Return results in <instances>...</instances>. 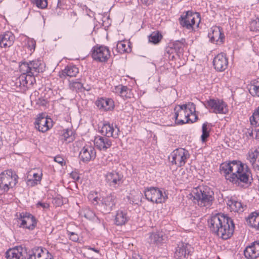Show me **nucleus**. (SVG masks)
<instances>
[{
	"label": "nucleus",
	"instance_id": "nucleus-1",
	"mask_svg": "<svg viewBox=\"0 0 259 259\" xmlns=\"http://www.w3.org/2000/svg\"><path fill=\"white\" fill-rule=\"evenodd\" d=\"M220 172L225 176L227 181L238 186L242 185V183L247 184L251 177V171L248 166L237 160L222 164Z\"/></svg>",
	"mask_w": 259,
	"mask_h": 259
},
{
	"label": "nucleus",
	"instance_id": "nucleus-2",
	"mask_svg": "<svg viewBox=\"0 0 259 259\" xmlns=\"http://www.w3.org/2000/svg\"><path fill=\"white\" fill-rule=\"evenodd\" d=\"M211 231L223 239L230 238L234 231L232 220L224 214H217L212 216L208 221Z\"/></svg>",
	"mask_w": 259,
	"mask_h": 259
},
{
	"label": "nucleus",
	"instance_id": "nucleus-3",
	"mask_svg": "<svg viewBox=\"0 0 259 259\" xmlns=\"http://www.w3.org/2000/svg\"><path fill=\"white\" fill-rule=\"evenodd\" d=\"M194 203L200 207H209L214 201L213 192L206 186L194 188L191 193Z\"/></svg>",
	"mask_w": 259,
	"mask_h": 259
},
{
	"label": "nucleus",
	"instance_id": "nucleus-4",
	"mask_svg": "<svg viewBox=\"0 0 259 259\" xmlns=\"http://www.w3.org/2000/svg\"><path fill=\"white\" fill-rule=\"evenodd\" d=\"M19 69L22 73H27L32 84L35 80L34 76L45 71V64L41 60H35L29 62H22L19 65Z\"/></svg>",
	"mask_w": 259,
	"mask_h": 259
},
{
	"label": "nucleus",
	"instance_id": "nucleus-5",
	"mask_svg": "<svg viewBox=\"0 0 259 259\" xmlns=\"http://www.w3.org/2000/svg\"><path fill=\"white\" fill-rule=\"evenodd\" d=\"M18 177L12 169H7L0 174V190L7 192L18 183Z\"/></svg>",
	"mask_w": 259,
	"mask_h": 259
},
{
	"label": "nucleus",
	"instance_id": "nucleus-6",
	"mask_svg": "<svg viewBox=\"0 0 259 259\" xmlns=\"http://www.w3.org/2000/svg\"><path fill=\"white\" fill-rule=\"evenodd\" d=\"M180 25L184 29L192 31L195 27H198L200 22V17L198 13H193L187 11L183 14L179 19Z\"/></svg>",
	"mask_w": 259,
	"mask_h": 259
},
{
	"label": "nucleus",
	"instance_id": "nucleus-7",
	"mask_svg": "<svg viewBox=\"0 0 259 259\" xmlns=\"http://www.w3.org/2000/svg\"><path fill=\"white\" fill-rule=\"evenodd\" d=\"M190 154L188 150L178 148L174 150L168 156L169 162L176 167H181L185 164Z\"/></svg>",
	"mask_w": 259,
	"mask_h": 259
},
{
	"label": "nucleus",
	"instance_id": "nucleus-8",
	"mask_svg": "<svg viewBox=\"0 0 259 259\" xmlns=\"http://www.w3.org/2000/svg\"><path fill=\"white\" fill-rule=\"evenodd\" d=\"M205 106L210 112L215 114H225L228 111L227 104L222 100L218 99L207 100Z\"/></svg>",
	"mask_w": 259,
	"mask_h": 259
},
{
	"label": "nucleus",
	"instance_id": "nucleus-9",
	"mask_svg": "<svg viewBox=\"0 0 259 259\" xmlns=\"http://www.w3.org/2000/svg\"><path fill=\"white\" fill-rule=\"evenodd\" d=\"M18 225L20 228L33 230L37 225V220L32 214L23 212L17 216Z\"/></svg>",
	"mask_w": 259,
	"mask_h": 259
},
{
	"label": "nucleus",
	"instance_id": "nucleus-10",
	"mask_svg": "<svg viewBox=\"0 0 259 259\" xmlns=\"http://www.w3.org/2000/svg\"><path fill=\"white\" fill-rule=\"evenodd\" d=\"M146 198L152 202L161 203L167 198V196L158 188L150 187L147 188L144 192Z\"/></svg>",
	"mask_w": 259,
	"mask_h": 259
},
{
	"label": "nucleus",
	"instance_id": "nucleus-11",
	"mask_svg": "<svg viewBox=\"0 0 259 259\" xmlns=\"http://www.w3.org/2000/svg\"><path fill=\"white\" fill-rule=\"evenodd\" d=\"M92 56L93 59L97 61L106 62L110 56V52L108 47L97 45L92 49Z\"/></svg>",
	"mask_w": 259,
	"mask_h": 259
},
{
	"label": "nucleus",
	"instance_id": "nucleus-12",
	"mask_svg": "<svg viewBox=\"0 0 259 259\" xmlns=\"http://www.w3.org/2000/svg\"><path fill=\"white\" fill-rule=\"evenodd\" d=\"M35 127L38 131L45 133L53 126V121L44 114H39L35 119Z\"/></svg>",
	"mask_w": 259,
	"mask_h": 259
},
{
	"label": "nucleus",
	"instance_id": "nucleus-13",
	"mask_svg": "<svg viewBox=\"0 0 259 259\" xmlns=\"http://www.w3.org/2000/svg\"><path fill=\"white\" fill-rule=\"evenodd\" d=\"M117 202L116 196L114 193H111L102 198L101 203V209L105 213H109L115 207Z\"/></svg>",
	"mask_w": 259,
	"mask_h": 259
},
{
	"label": "nucleus",
	"instance_id": "nucleus-14",
	"mask_svg": "<svg viewBox=\"0 0 259 259\" xmlns=\"http://www.w3.org/2000/svg\"><path fill=\"white\" fill-rule=\"evenodd\" d=\"M119 132V128L116 125L109 123H104L100 130V132L104 137L114 139L118 137Z\"/></svg>",
	"mask_w": 259,
	"mask_h": 259
},
{
	"label": "nucleus",
	"instance_id": "nucleus-15",
	"mask_svg": "<svg viewBox=\"0 0 259 259\" xmlns=\"http://www.w3.org/2000/svg\"><path fill=\"white\" fill-rule=\"evenodd\" d=\"M174 118L178 124H183L190 121L189 114L185 112L181 105H178L174 108Z\"/></svg>",
	"mask_w": 259,
	"mask_h": 259
},
{
	"label": "nucleus",
	"instance_id": "nucleus-16",
	"mask_svg": "<svg viewBox=\"0 0 259 259\" xmlns=\"http://www.w3.org/2000/svg\"><path fill=\"white\" fill-rule=\"evenodd\" d=\"M79 156L83 162H88L95 158L96 152L92 145H85L80 151Z\"/></svg>",
	"mask_w": 259,
	"mask_h": 259
},
{
	"label": "nucleus",
	"instance_id": "nucleus-17",
	"mask_svg": "<svg viewBox=\"0 0 259 259\" xmlns=\"http://www.w3.org/2000/svg\"><path fill=\"white\" fill-rule=\"evenodd\" d=\"M95 147L100 151H106L110 148L112 144V141L104 136H97L94 138Z\"/></svg>",
	"mask_w": 259,
	"mask_h": 259
},
{
	"label": "nucleus",
	"instance_id": "nucleus-18",
	"mask_svg": "<svg viewBox=\"0 0 259 259\" xmlns=\"http://www.w3.org/2000/svg\"><path fill=\"white\" fill-rule=\"evenodd\" d=\"M208 37L211 42L221 44L224 39V35L220 27L214 26L211 28Z\"/></svg>",
	"mask_w": 259,
	"mask_h": 259
},
{
	"label": "nucleus",
	"instance_id": "nucleus-19",
	"mask_svg": "<svg viewBox=\"0 0 259 259\" xmlns=\"http://www.w3.org/2000/svg\"><path fill=\"white\" fill-rule=\"evenodd\" d=\"M106 181L109 186L116 187L122 183L123 176L119 172L112 171L106 175Z\"/></svg>",
	"mask_w": 259,
	"mask_h": 259
},
{
	"label": "nucleus",
	"instance_id": "nucleus-20",
	"mask_svg": "<svg viewBox=\"0 0 259 259\" xmlns=\"http://www.w3.org/2000/svg\"><path fill=\"white\" fill-rule=\"evenodd\" d=\"M244 254L247 259H255L259 256V242L255 241L246 247Z\"/></svg>",
	"mask_w": 259,
	"mask_h": 259
},
{
	"label": "nucleus",
	"instance_id": "nucleus-21",
	"mask_svg": "<svg viewBox=\"0 0 259 259\" xmlns=\"http://www.w3.org/2000/svg\"><path fill=\"white\" fill-rule=\"evenodd\" d=\"M214 68L219 71H223L225 70L228 64V59L226 55L221 53L216 56L213 61Z\"/></svg>",
	"mask_w": 259,
	"mask_h": 259
},
{
	"label": "nucleus",
	"instance_id": "nucleus-22",
	"mask_svg": "<svg viewBox=\"0 0 259 259\" xmlns=\"http://www.w3.org/2000/svg\"><path fill=\"white\" fill-rule=\"evenodd\" d=\"M96 105L99 109L110 111L114 109V102L110 98H100L96 101Z\"/></svg>",
	"mask_w": 259,
	"mask_h": 259
},
{
	"label": "nucleus",
	"instance_id": "nucleus-23",
	"mask_svg": "<svg viewBox=\"0 0 259 259\" xmlns=\"http://www.w3.org/2000/svg\"><path fill=\"white\" fill-rule=\"evenodd\" d=\"M15 37L10 31H7L0 35V47L8 48L13 45Z\"/></svg>",
	"mask_w": 259,
	"mask_h": 259
},
{
	"label": "nucleus",
	"instance_id": "nucleus-24",
	"mask_svg": "<svg viewBox=\"0 0 259 259\" xmlns=\"http://www.w3.org/2000/svg\"><path fill=\"white\" fill-rule=\"evenodd\" d=\"M190 245L182 243L178 245L175 253V257L177 259L187 258L190 253Z\"/></svg>",
	"mask_w": 259,
	"mask_h": 259
},
{
	"label": "nucleus",
	"instance_id": "nucleus-25",
	"mask_svg": "<svg viewBox=\"0 0 259 259\" xmlns=\"http://www.w3.org/2000/svg\"><path fill=\"white\" fill-rule=\"evenodd\" d=\"M227 204L231 211L239 213L244 211V208L245 206L240 201H238L235 197L229 198L227 201Z\"/></svg>",
	"mask_w": 259,
	"mask_h": 259
},
{
	"label": "nucleus",
	"instance_id": "nucleus-26",
	"mask_svg": "<svg viewBox=\"0 0 259 259\" xmlns=\"http://www.w3.org/2000/svg\"><path fill=\"white\" fill-rule=\"evenodd\" d=\"M185 112L189 114V118L191 122H195L197 119V116L196 114L195 105L192 102H189L185 104L181 105Z\"/></svg>",
	"mask_w": 259,
	"mask_h": 259
},
{
	"label": "nucleus",
	"instance_id": "nucleus-27",
	"mask_svg": "<svg viewBox=\"0 0 259 259\" xmlns=\"http://www.w3.org/2000/svg\"><path fill=\"white\" fill-rule=\"evenodd\" d=\"M129 217L127 215L126 210L119 209L116 211L115 216V223L117 226L124 225L128 220Z\"/></svg>",
	"mask_w": 259,
	"mask_h": 259
},
{
	"label": "nucleus",
	"instance_id": "nucleus-28",
	"mask_svg": "<svg viewBox=\"0 0 259 259\" xmlns=\"http://www.w3.org/2000/svg\"><path fill=\"white\" fill-rule=\"evenodd\" d=\"M248 160L255 170H259V148L248 152Z\"/></svg>",
	"mask_w": 259,
	"mask_h": 259
},
{
	"label": "nucleus",
	"instance_id": "nucleus-29",
	"mask_svg": "<svg viewBox=\"0 0 259 259\" xmlns=\"http://www.w3.org/2000/svg\"><path fill=\"white\" fill-rule=\"evenodd\" d=\"M22 250L21 247L10 248L6 252V257L7 259H23Z\"/></svg>",
	"mask_w": 259,
	"mask_h": 259
},
{
	"label": "nucleus",
	"instance_id": "nucleus-30",
	"mask_svg": "<svg viewBox=\"0 0 259 259\" xmlns=\"http://www.w3.org/2000/svg\"><path fill=\"white\" fill-rule=\"evenodd\" d=\"M114 92L123 99L131 98L132 95V91L126 86L119 85L116 86Z\"/></svg>",
	"mask_w": 259,
	"mask_h": 259
},
{
	"label": "nucleus",
	"instance_id": "nucleus-31",
	"mask_svg": "<svg viewBox=\"0 0 259 259\" xmlns=\"http://www.w3.org/2000/svg\"><path fill=\"white\" fill-rule=\"evenodd\" d=\"M246 223L250 227L259 230V212L250 213L246 218Z\"/></svg>",
	"mask_w": 259,
	"mask_h": 259
},
{
	"label": "nucleus",
	"instance_id": "nucleus-32",
	"mask_svg": "<svg viewBox=\"0 0 259 259\" xmlns=\"http://www.w3.org/2000/svg\"><path fill=\"white\" fill-rule=\"evenodd\" d=\"M79 72L78 68L74 65H68L62 70L61 77L69 76L75 77Z\"/></svg>",
	"mask_w": 259,
	"mask_h": 259
},
{
	"label": "nucleus",
	"instance_id": "nucleus-33",
	"mask_svg": "<svg viewBox=\"0 0 259 259\" xmlns=\"http://www.w3.org/2000/svg\"><path fill=\"white\" fill-rule=\"evenodd\" d=\"M116 50L120 54L130 52L132 50L130 42L127 40L118 41Z\"/></svg>",
	"mask_w": 259,
	"mask_h": 259
},
{
	"label": "nucleus",
	"instance_id": "nucleus-34",
	"mask_svg": "<svg viewBox=\"0 0 259 259\" xmlns=\"http://www.w3.org/2000/svg\"><path fill=\"white\" fill-rule=\"evenodd\" d=\"M166 237L162 232L152 233L149 236V242L151 244H159L162 243Z\"/></svg>",
	"mask_w": 259,
	"mask_h": 259
},
{
	"label": "nucleus",
	"instance_id": "nucleus-35",
	"mask_svg": "<svg viewBox=\"0 0 259 259\" xmlns=\"http://www.w3.org/2000/svg\"><path fill=\"white\" fill-rule=\"evenodd\" d=\"M74 139V134L72 130L67 129L64 131L60 140L62 142L69 143L73 141Z\"/></svg>",
	"mask_w": 259,
	"mask_h": 259
},
{
	"label": "nucleus",
	"instance_id": "nucleus-36",
	"mask_svg": "<svg viewBox=\"0 0 259 259\" xmlns=\"http://www.w3.org/2000/svg\"><path fill=\"white\" fill-rule=\"evenodd\" d=\"M22 74L17 79L16 83L20 88L26 87L28 81H30L27 73H22Z\"/></svg>",
	"mask_w": 259,
	"mask_h": 259
},
{
	"label": "nucleus",
	"instance_id": "nucleus-37",
	"mask_svg": "<svg viewBox=\"0 0 259 259\" xmlns=\"http://www.w3.org/2000/svg\"><path fill=\"white\" fill-rule=\"evenodd\" d=\"M142 195V194L140 192H137L135 194L131 193L127 198L130 204H138L141 201Z\"/></svg>",
	"mask_w": 259,
	"mask_h": 259
},
{
	"label": "nucleus",
	"instance_id": "nucleus-38",
	"mask_svg": "<svg viewBox=\"0 0 259 259\" xmlns=\"http://www.w3.org/2000/svg\"><path fill=\"white\" fill-rule=\"evenodd\" d=\"M184 45L183 42L180 41H176L173 44V48H170L167 52H170L171 51V53L172 52V50H175L176 54L179 55V54H182L183 51V47Z\"/></svg>",
	"mask_w": 259,
	"mask_h": 259
},
{
	"label": "nucleus",
	"instance_id": "nucleus-39",
	"mask_svg": "<svg viewBox=\"0 0 259 259\" xmlns=\"http://www.w3.org/2000/svg\"><path fill=\"white\" fill-rule=\"evenodd\" d=\"M162 38V35L158 31L153 32L149 37L150 42L154 44L158 43Z\"/></svg>",
	"mask_w": 259,
	"mask_h": 259
},
{
	"label": "nucleus",
	"instance_id": "nucleus-40",
	"mask_svg": "<svg viewBox=\"0 0 259 259\" xmlns=\"http://www.w3.org/2000/svg\"><path fill=\"white\" fill-rule=\"evenodd\" d=\"M209 130L208 123L205 122L202 124V134L201 136V141L203 142H205L206 141L207 138L209 136Z\"/></svg>",
	"mask_w": 259,
	"mask_h": 259
},
{
	"label": "nucleus",
	"instance_id": "nucleus-41",
	"mask_svg": "<svg viewBox=\"0 0 259 259\" xmlns=\"http://www.w3.org/2000/svg\"><path fill=\"white\" fill-rule=\"evenodd\" d=\"M250 123L254 126H259V107L250 118Z\"/></svg>",
	"mask_w": 259,
	"mask_h": 259
},
{
	"label": "nucleus",
	"instance_id": "nucleus-42",
	"mask_svg": "<svg viewBox=\"0 0 259 259\" xmlns=\"http://www.w3.org/2000/svg\"><path fill=\"white\" fill-rule=\"evenodd\" d=\"M250 91L251 94L259 97V78L252 81Z\"/></svg>",
	"mask_w": 259,
	"mask_h": 259
},
{
	"label": "nucleus",
	"instance_id": "nucleus-43",
	"mask_svg": "<svg viewBox=\"0 0 259 259\" xmlns=\"http://www.w3.org/2000/svg\"><path fill=\"white\" fill-rule=\"evenodd\" d=\"M98 194L97 192L92 191L88 195V199L94 205L98 204Z\"/></svg>",
	"mask_w": 259,
	"mask_h": 259
},
{
	"label": "nucleus",
	"instance_id": "nucleus-44",
	"mask_svg": "<svg viewBox=\"0 0 259 259\" xmlns=\"http://www.w3.org/2000/svg\"><path fill=\"white\" fill-rule=\"evenodd\" d=\"M249 28L251 31L259 32V18L250 22Z\"/></svg>",
	"mask_w": 259,
	"mask_h": 259
},
{
	"label": "nucleus",
	"instance_id": "nucleus-45",
	"mask_svg": "<svg viewBox=\"0 0 259 259\" xmlns=\"http://www.w3.org/2000/svg\"><path fill=\"white\" fill-rule=\"evenodd\" d=\"M33 3L39 9H45L48 6L47 0H32Z\"/></svg>",
	"mask_w": 259,
	"mask_h": 259
},
{
	"label": "nucleus",
	"instance_id": "nucleus-46",
	"mask_svg": "<svg viewBox=\"0 0 259 259\" xmlns=\"http://www.w3.org/2000/svg\"><path fill=\"white\" fill-rule=\"evenodd\" d=\"M69 87L73 91H77L82 88V84L77 81H72L69 83Z\"/></svg>",
	"mask_w": 259,
	"mask_h": 259
},
{
	"label": "nucleus",
	"instance_id": "nucleus-47",
	"mask_svg": "<svg viewBox=\"0 0 259 259\" xmlns=\"http://www.w3.org/2000/svg\"><path fill=\"white\" fill-rule=\"evenodd\" d=\"M37 179H29L27 181V185L30 187H34L40 183V177H37Z\"/></svg>",
	"mask_w": 259,
	"mask_h": 259
},
{
	"label": "nucleus",
	"instance_id": "nucleus-48",
	"mask_svg": "<svg viewBox=\"0 0 259 259\" xmlns=\"http://www.w3.org/2000/svg\"><path fill=\"white\" fill-rule=\"evenodd\" d=\"M110 159V157H103L101 160V164L103 165L108 166L109 167L111 166V165L113 164V162H112L111 159Z\"/></svg>",
	"mask_w": 259,
	"mask_h": 259
},
{
	"label": "nucleus",
	"instance_id": "nucleus-49",
	"mask_svg": "<svg viewBox=\"0 0 259 259\" xmlns=\"http://www.w3.org/2000/svg\"><path fill=\"white\" fill-rule=\"evenodd\" d=\"M67 235L69 237L70 239L73 241H77L79 239L78 235L74 232L67 231Z\"/></svg>",
	"mask_w": 259,
	"mask_h": 259
},
{
	"label": "nucleus",
	"instance_id": "nucleus-50",
	"mask_svg": "<svg viewBox=\"0 0 259 259\" xmlns=\"http://www.w3.org/2000/svg\"><path fill=\"white\" fill-rule=\"evenodd\" d=\"M36 207L37 208H42L44 210L49 209L50 205L47 202H38L36 204Z\"/></svg>",
	"mask_w": 259,
	"mask_h": 259
},
{
	"label": "nucleus",
	"instance_id": "nucleus-51",
	"mask_svg": "<svg viewBox=\"0 0 259 259\" xmlns=\"http://www.w3.org/2000/svg\"><path fill=\"white\" fill-rule=\"evenodd\" d=\"M28 45L31 51L32 50H34L36 45L35 40L34 39L29 40L28 42Z\"/></svg>",
	"mask_w": 259,
	"mask_h": 259
},
{
	"label": "nucleus",
	"instance_id": "nucleus-52",
	"mask_svg": "<svg viewBox=\"0 0 259 259\" xmlns=\"http://www.w3.org/2000/svg\"><path fill=\"white\" fill-rule=\"evenodd\" d=\"M70 177L72 178V179L75 181L78 180L79 179V175L76 172H72L70 174Z\"/></svg>",
	"mask_w": 259,
	"mask_h": 259
},
{
	"label": "nucleus",
	"instance_id": "nucleus-53",
	"mask_svg": "<svg viewBox=\"0 0 259 259\" xmlns=\"http://www.w3.org/2000/svg\"><path fill=\"white\" fill-rule=\"evenodd\" d=\"M141 1L143 4L149 6L152 4L155 0H141Z\"/></svg>",
	"mask_w": 259,
	"mask_h": 259
},
{
	"label": "nucleus",
	"instance_id": "nucleus-54",
	"mask_svg": "<svg viewBox=\"0 0 259 259\" xmlns=\"http://www.w3.org/2000/svg\"><path fill=\"white\" fill-rule=\"evenodd\" d=\"M54 160L56 162L61 164V165H62L64 161V159L62 157L59 156L55 157Z\"/></svg>",
	"mask_w": 259,
	"mask_h": 259
},
{
	"label": "nucleus",
	"instance_id": "nucleus-55",
	"mask_svg": "<svg viewBox=\"0 0 259 259\" xmlns=\"http://www.w3.org/2000/svg\"><path fill=\"white\" fill-rule=\"evenodd\" d=\"M37 177H40V181L41 180L42 174L41 173H40V174L33 173V179H37Z\"/></svg>",
	"mask_w": 259,
	"mask_h": 259
},
{
	"label": "nucleus",
	"instance_id": "nucleus-56",
	"mask_svg": "<svg viewBox=\"0 0 259 259\" xmlns=\"http://www.w3.org/2000/svg\"><path fill=\"white\" fill-rule=\"evenodd\" d=\"M132 259H142L141 256L137 253H134L133 254Z\"/></svg>",
	"mask_w": 259,
	"mask_h": 259
},
{
	"label": "nucleus",
	"instance_id": "nucleus-57",
	"mask_svg": "<svg viewBox=\"0 0 259 259\" xmlns=\"http://www.w3.org/2000/svg\"><path fill=\"white\" fill-rule=\"evenodd\" d=\"M47 256L46 257L43 258L42 259H53V255L50 253L49 252H47Z\"/></svg>",
	"mask_w": 259,
	"mask_h": 259
},
{
	"label": "nucleus",
	"instance_id": "nucleus-58",
	"mask_svg": "<svg viewBox=\"0 0 259 259\" xmlns=\"http://www.w3.org/2000/svg\"><path fill=\"white\" fill-rule=\"evenodd\" d=\"M28 259H36V255L34 254L30 255Z\"/></svg>",
	"mask_w": 259,
	"mask_h": 259
},
{
	"label": "nucleus",
	"instance_id": "nucleus-59",
	"mask_svg": "<svg viewBox=\"0 0 259 259\" xmlns=\"http://www.w3.org/2000/svg\"><path fill=\"white\" fill-rule=\"evenodd\" d=\"M36 256V259H42L41 258V253H38L37 255Z\"/></svg>",
	"mask_w": 259,
	"mask_h": 259
},
{
	"label": "nucleus",
	"instance_id": "nucleus-60",
	"mask_svg": "<svg viewBox=\"0 0 259 259\" xmlns=\"http://www.w3.org/2000/svg\"><path fill=\"white\" fill-rule=\"evenodd\" d=\"M89 213H91V215L90 217H92V216H94V214L93 213V212H91V211H89L88 212Z\"/></svg>",
	"mask_w": 259,
	"mask_h": 259
},
{
	"label": "nucleus",
	"instance_id": "nucleus-61",
	"mask_svg": "<svg viewBox=\"0 0 259 259\" xmlns=\"http://www.w3.org/2000/svg\"><path fill=\"white\" fill-rule=\"evenodd\" d=\"M84 217H87V214H84Z\"/></svg>",
	"mask_w": 259,
	"mask_h": 259
}]
</instances>
